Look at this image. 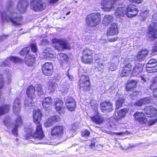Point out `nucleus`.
Instances as JSON below:
<instances>
[{
  "instance_id": "37998d69",
  "label": "nucleus",
  "mask_w": 157,
  "mask_h": 157,
  "mask_svg": "<svg viewBox=\"0 0 157 157\" xmlns=\"http://www.w3.org/2000/svg\"><path fill=\"white\" fill-rule=\"evenodd\" d=\"M29 102H27V101H26L24 103L26 107H28L29 109H30L32 108V107L33 108L34 102L30 98V100L28 101Z\"/></svg>"
},
{
  "instance_id": "c03bdc74",
  "label": "nucleus",
  "mask_w": 157,
  "mask_h": 157,
  "mask_svg": "<svg viewBox=\"0 0 157 157\" xmlns=\"http://www.w3.org/2000/svg\"><path fill=\"white\" fill-rule=\"evenodd\" d=\"M36 87L38 94L39 95H42L44 93V91L42 88V86L41 85L37 84L36 85Z\"/></svg>"
},
{
  "instance_id": "f8f14e48",
  "label": "nucleus",
  "mask_w": 157,
  "mask_h": 157,
  "mask_svg": "<svg viewBox=\"0 0 157 157\" xmlns=\"http://www.w3.org/2000/svg\"><path fill=\"white\" fill-rule=\"evenodd\" d=\"M60 79L58 78H54L50 80L48 82V89L50 92L54 91L57 85L59 83Z\"/></svg>"
},
{
  "instance_id": "c9c22d12",
  "label": "nucleus",
  "mask_w": 157,
  "mask_h": 157,
  "mask_svg": "<svg viewBox=\"0 0 157 157\" xmlns=\"http://www.w3.org/2000/svg\"><path fill=\"white\" fill-rule=\"evenodd\" d=\"M60 138H50V144L54 145H56L62 142Z\"/></svg>"
},
{
  "instance_id": "774afa93",
  "label": "nucleus",
  "mask_w": 157,
  "mask_h": 157,
  "mask_svg": "<svg viewBox=\"0 0 157 157\" xmlns=\"http://www.w3.org/2000/svg\"><path fill=\"white\" fill-rule=\"evenodd\" d=\"M117 69V66L116 65H111L109 67V71H115Z\"/></svg>"
},
{
  "instance_id": "5701e85b",
  "label": "nucleus",
  "mask_w": 157,
  "mask_h": 157,
  "mask_svg": "<svg viewBox=\"0 0 157 157\" xmlns=\"http://www.w3.org/2000/svg\"><path fill=\"white\" fill-rule=\"evenodd\" d=\"M63 102L60 99H58L56 101V109L57 111L60 114L63 113H64V108L63 107Z\"/></svg>"
},
{
  "instance_id": "423d86ee",
  "label": "nucleus",
  "mask_w": 157,
  "mask_h": 157,
  "mask_svg": "<svg viewBox=\"0 0 157 157\" xmlns=\"http://www.w3.org/2000/svg\"><path fill=\"white\" fill-rule=\"evenodd\" d=\"M81 90L88 91L90 89V82L87 76L82 75L79 82Z\"/></svg>"
},
{
  "instance_id": "58836bf2",
  "label": "nucleus",
  "mask_w": 157,
  "mask_h": 157,
  "mask_svg": "<svg viewBox=\"0 0 157 157\" xmlns=\"http://www.w3.org/2000/svg\"><path fill=\"white\" fill-rule=\"evenodd\" d=\"M66 106L68 109L70 111H73L75 110L76 106V103L75 101L74 102H71L69 104H67Z\"/></svg>"
},
{
  "instance_id": "2f4dec72",
  "label": "nucleus",
  "mask_w": 157,
  "mask_h": 157,
  "mask_svg": "<svg viewBox=\"0 0 157 157\" xmlns=\"http://www.w3.org/2000/svg\"><path fill=\"white\" fill-rule=\"evenodd\" d=\"M113 17L112 15H105L104 17L102 20L103 24L105 25H108L113 21Z\"/></svg>"
},
{
  "instance_id": "864d4df0",
  "label": "nucleus",
  "mask_w": 157,
  "mask_h": 157,
  "mask_svg": "<svg viewBox=\"0 0 157 157\" xmlns=\"http://www.w3.org/2000/svg\"><path fill=\"white\" fill-rule=\"evenodd\" d=\"M144 114L143 113H139L138 112V121L139 122L143 120H144Z\"/></svg>"
},
{
  "instance_id": "0e129e2a",
  "label": "nucleus",
  "mask_w": 157,
  "mask_h": 157,
  "mask_svg": "<svg viewBox=\"0 0 157 157\" xmlns=\"http://www.w3.org/2000/svg\"><path fill=\"white\" fill-rule=\"evenodd\" d=\"M4 84L2 76L1 74H0V89L3 87Z\"/></svg>"
},
{
  "instance_id": "f704fd0d",
  "label": "nucleus",
  "mask_w": 157,
  "mask_h": 157,
  "mask_svg": "<svg viewBox=\"0 0 157 157\" xmlns=\"http://www.w3.org/2000/svg\"><path fill=\"white\" fill-rule=\"evenodd\" d=\"M151 100L149 97H146L138 101V106L147 104L150 102Z\"/></svg>"
},
{
  "instance_id": "79ce46f5",
  "label": "nucleus",
  "mask_w": 157,
  "mask_h": 157,
  "mask_svg": "<svg viewBox=\"0 0 157 157\" xmlns=\"http://www.w3.org/2000/svg\"><path fill=\"white\" fill-rule=\"evenodd\" d=\"M148 11L147 10H144L141 11V13L140 14V16L142 17L143 20H145L147 17L148 15Z\"/></svg>"
},
{
  "instance_id": "f3484780",
  "label": "nucleus",
  "mask_w": 157,
  "mask_h": 157,
  "mask_svg": "<svg viewBox=\"0 0 157 157\" xmlns=\"http://www.w3.org/2000/svg\"><path fill=\"white\" fill-rule=\"evenodd\" d=\"M33 118L34 122L35 123H39L41 121L42 113L39 109H35L33 111Z\"/></svg>"
},
{
  "instance_id": "680f3d73",
  "label": "nucleus",
  "mask_w": 157,
  "mask_h": 157,
  "mask_svg": "<svg viewBox=\"0 0 157 157\" xmlns=\"http://www.w3.org/2000/svg\"><path fill=\"white\" fill-rule=\"evenodd\" d=\"M49 42L46 39H43L40 41V44L41 45H45L48 44Z\"/></svg>"
},
{
  "instance_id": "39448f33",
  "label": "nucleus",
  "mask_w": 157,
  "mask_h": 157,
  "mask_svg": "<svg viewBox=\"0 0 157 157\" xmlns=\"http://www.w3.org/2000/svg\"><path fill=\"white\" fill-rule=\"evenodd\" d=\"M152 24L148 27L149 34L154 38H157V13L153 15Z\"/></svg>"
},
{
  "instance_id": "de8ad7c7",
  "label": "nucleus",
  "mask_w": 157,
  "mask_h": 157,
  "mask_svg": "<svg viewBox=\"0 0 157 157\" xmlns=\"http://www.w3.org/2000/svg\"><path fill=\"white\" fill-rule=\"evenodd\" d=\"M94 66L96 69H98V71H101V70L102 68V67H103L102 63L101 61L95 62Z\"/></svg>"
},
{
  "instance_id": "f257e3e1",
  "label": "nucleus",
  "mask_w": 157,
  "mask_h": 157,
  "mask_svg": "<svg viewBox=\"0 0 157 157\" xmlns=\"http://www.w3.org/2000/svg\"><path fill=\"white\" fill-rule=\"evenodd\" d=\"M13 2L10 1L9 6H7L6 11L1 12L2 19L4 22H11L19 25L20 24L19 22L22 20V18L19 14L13 11Z\"/></svg>"
},
{
  "instance_id": "cd10ccee",
  "label": "nucleus",
  "mask_w": 157,
  "mask_h": 157,
  "mask_svg": "<svg viewBox=\"0 0 157 157\" xmlns=\"http://www.w3.org/2000/svg\"><path fill=\"white\" fill-rule=\"evenodd\" d=\"M35 91V87L32 85L29 86L27 89L26 94L27 96L32 99Z\"/></svg>"
},
{
  "instance_id": "7ed1b4c3",
  "label": "nucleus",
  "mask_w": 157,
  "mask_h": 157,
  "mask_svg": "<svg viewBox=\"0 0 157 157\" xmlns=\"http://www.w3.org/2000/svg\"><path fill=\"white\" fill-rule=\"evenodd\" d=\"M52 41L53 44H55V47L56 49L59 51H62L67 49L69 47L67 41L65 39H53Z\"/></svg>"
},
{
  "instance_id": "2eb2a0df",
  "label": "nucleus",
  "mask_w": 157,
  "mask_h": 157,
  "mask_svg": "<svg viewBox=\"0 0 157 157\" xmlns=\"http://www.w3.org/2000/svg\"><path fill=\"white\" fill-rule=\"evenodd\" d=\"M59 117L57 115L52 116L46 121L44 123V125L46 127L53 125L59 120Z\"/></svg>"
},
{
  "instance_id": "4468645a",
  "label": "nucleus",
  "mask_w": 157,
  "mask_h": 157,
  "mask_svg": "<svg viewBox=\"0 0 157 157\" xmlns=\"http://www.w3.org/2000/svg\"><path fill=\"white\" fill-rule=\"evenodd\" d=\"M20 101L19 99L16 98L13 105V113L16 116H18L19 114V112L21 108Z\"/></svg>"
},
{
  "instance_id": "5fc2aeb1",
  "label": "nucleus",
  "mask_w": 157,
  "mask_h": 157,
  "mask_svg": "<svg viewBox=\"0 0 157 157\" xmlns=\"http://www.w3.org/2000/svg\"><path fill=\"white\" fill-rule=\"evenodd\" d=\"M31 48L33 52L36 53L37 51V48L36 47V45L35 44L33 43L31 45Z\"/></svg>"
},
{
  "instance_id": "473e14b6",
  "label": "nucleus",
  "mask_w": 157,
  "mask_h": 157,
  "mask_svg": "<svg viewBox=\"0 0 157 157\" xmlns=\"http://www.w3.org/2000/svg\"><path fill=\"white\" fill-rule=\"evenodd\" d=\"M43 53L50 58H52L54 56V52L52 49L50 48H47L44 50Z\"/></svg>"
},
{
  "instance_id": "412c9836",
  "label": "nucleus",
  "mask_w": 157,
  "mask_h": 157,
  "mask_svg": "<svg viewBox=\"0 0 157 157\" xmlns=\"http://www.w3.org/2000/svg\"><path fill=\"white\" fill-rule=\"evenodd\" d=\"M118 33L117 26L115 23H113L108 29L107 31V36H113Z\"/></svg>"
},
{
  "instance_id": "393cba45",
  "label": "nucleus",
  "mask_w": 157,
  "mask_h": 157,
  "mask_svg": "<svg viewBox=\"0 0 157 157\" xmlns=\"http://www.w3.org/2000/svg\"><path fill=\"white\" fill-rule=\"evenodd\" d=\"M148 53L147 49L142 50L138 52V62L143 61Z\"/></svg>"
},
{
  "instance_id": "4c0bfd02",
  "label": "nucleus",
  "mask_w": 157,
  "mask_h": 157,
  "mask_svg": "<svg viewBox=\"0 0 157 157\" xmlns=\"http://www.w3.org/2000/svg\"><path fill=\"white\" fill-rule=\"evenodd\" d=\"M77 124V123H75L72 124V128L69 131V132L71 135V136H70V137L74 136V134L75 135L76 134V130L77 128L76 127Z\"/></svg>"
},
{
  "instance_id": "338daca9",
  "label": "nucleus",
  "mask_w": 157,
  "mask_h": 157,
  "mask_svg": "<svg viewBox=\"0 0 157 157\" xmlns=\"http://www.w3.org/2000/svg\"><path fill=\"white\" fill-rule=\"evenodd\" d=\"M9 36L8 35H3L0 36V42L6 39Z\"/></svg>"
},
{
  "instance_id": "6e6552de",
  "label": "nucleus",
  "mask_w": 157,
  "mask_h": 157,
  "mask_svg": "<svg viewBox=\"0 0 157 157\" xmlns=\"http://www.w3.org/2000/svg\"><path fill=\"white\" fill-rule=\"evenodd\" d=\"M101 109L104 113L112 112L113 110L112 103L110 101H105L100 104Z\"/></svg>"
},
{
  "instance_id": "c85d7f7f",
  "label": "nucleus",
  "mask_w": 157,
  "mask_h": 157,
  "mask_svg": "<svg viewBox=\"0 0 157 157\" xmlns=\"http://www.w3.org/2000/svg\"><path fill=\"white\" fill-rule=\"evenodd\" d=\"M10 107L9 105H3L0 106V116L8 113Z\"/></svg>"
},
{
  "instance_id": "052dcab7",
  "label": "nucleus",
  "mask_w": 157,
  "mask_h": 157,
  "mask_svg": "<svg viewBox=\"0 0 157 157\" xmlns=\"http://www.w3.org/2000/svg\"><path fill=\"white\" fill-rule=\"evenodd\" d=\"M49 141L50 138H43L42 140V142L44 143H42L41 144H50V142Z\"/></svg>"
},
{
  "instance_id": "e2e57ef3",
  "label": "nucleus",
  "mask_w": 157,
  "mask_h": 157,
  "mask_svg": "<svg viewBox=\"0 0 157 157\" xmlns=\"http://www.w3.org/2000/svg\"><path fill=\"white\" fill-rule=\"evenodd\" d=\"M100 59L99 54L94 53L93 57V61L94 60L96 61L95 62H97Z\"/></svg>"
},
{
  "instance_id": "8fccbe9b",
  "label": "nucleus",
  "mask_w": 157,
  "mask_h": 157,
  "mask_svg": "<svg viewBox=\"0 0 157 157\" xmlns=\"http://www.w3.org/2000/svg\"><path fill=\"white\" fill-rule=\"evenodd\" d=\"M103 144H97L93 150L101 151L103 149Z\"/></svg>"
},
{
  "instance_id": "b1692460",
  "label": "nucleus",
  "mask_w": 157,
  "mask_h": 157,
  "mask_svg": "<svg viewBox=\"0 0 157 157\" xmlns=\"http://www.w3.org/2000/svg\"><path fill=\"white\" fill-rule=\"evenodd\" d=\"M127 9V12H126V14L127 16L129 17H135L137 14V9L136 8L131 7L129 6Z\"/></svg>"
},
{
  "instance_id": "c756f323",
  "label": "nucleus",
  "mask_w": 157,
  "mask_h": 157,
  "mask_svg": "<svg viewBox=\"0 0 157 157\" xmlns=\"http://www.w3.org/2000/svg\"><path fill=\"white\" fill-rule=\"evenodd\" d=\"M93 56L87 55H82V61L86 63H90L93 61Z\"/></svg>"
},
{
  "instance_id": "1a4fd4ad",
  "label": "nucleus",
  "mask_w": 157,
  "mask_h": 157,
  "mask_svg": "<svg viewBox=\"0 0 157 157\" xmlns=\"http://www.w3.org/2000/svg\"><path fill=\"white\" fill-rule=\"evenodd\" d=\"M53 66L51 63H45L42 67V71L44 75L48 76H51L52 74Z\"/></svg>"
},
{
  "instance_id": "a18cd8bd",
  "label": "nucleus",
  "mask_w": 157,
  "mask_h": 157,
  "mask_svg": "<svg viewBox=\"0 0 157 157\" xmlns=\"http://www.w3.org/2000/svg\"><path fill=\"white\" fill-rule=\"evenodd\" d=\"M30 49L29 48H24L19 52V54L21 56H24L26 54H27L29 53Z\"/></svg>"
},
{
  "instance_id": "603ef678",
  "label": "nucleus",
  "mask_w": 157,
  "mask_h": 157,
  "mask_svg": "<svg viewBox=\"0 0 157 157\" xmlns=\"http://www.w3.org/2000/svg\"><path fill=\"white\" fill-rule=\"evenodd\" d=\"M81 132L82 136H88L90 134V132L86 129L82 130Z\"/></svg>"
},
{
  "instance_id": "a19ab883",
  "label": "nucleus",
  "mask_w": 157,
  "mask_h": 157,
  "mask_svg": "<svg viewBox=\"0 0 157 157\" xmlns=\"http://www.w3.org/2000/svg\"><path fill=\"white\" fill-rule=\"evenodd\" d=\"M90 143L89 145L90 148L93 150L94 148L95 147L96 145L97 144V141L94 138L91 139L90 140Z\"/></svg>"
},
{
  "instance_id": "69168bd1",
  "label": "nucleus",
  "mask_w": 157,
  "mask_h": 157,
  "mask_svg": "<svg viewBox=\"0 0 157 157\" xmlns=\"http://www.w3.org/2000/svg\"><path fill=\"white\" fill-rule=\"evenodd\" d=\"M10 62H9L7 60L5 61L4 62L2 63L0 65V66L1 67L8 66L9 65Z\"/></svg>"
},
{
  "instance_id": "ea45409f",
  "label": "nucleus",
  "mask_w": 157,
  "mask_h": 157,
  "mask_svg": "<svg viewBox=\"0 0 157 157\" xmlns=\"http://www.w3.org/2000/svg\"><path fill=\"white\" fill-rule=\"evenodd\" d=\"M29 139H32V140H30L33 143L36 144H41L42 140L43 138H25V140H29Z\"/></svg>"
},
{
  "instance_id": "ddd939ff",
  "label": "nucleus",
  "mask_w": 157,
  "mask_h": 157,
  "mask_svg": "<svg viewBox=\"0 0 157 157\" xmlns=\"http://www.w3.org/2000/svg\"><path fill=\"white\" fill-rule=\"evenodd\" d=\"M22 124L21 117L20 116L18 117L13 125V128L12 131V133L15 137L17 136L18 135V128L20 127Z\"/></svg>"
},
{
  "instance_id": "a211bd4d",
  "label": "nucleus",
  "mask_w": 157,
  "mask_h": 157,
  "mask_svg": "<svg viewBox=\"0 0 157 157\" xmlns=\"http://www.w3.org/2000/svg\"><path fill=\"white\" fill-rule=\"evenodd\" d=\"M58 58L59 59L61 65L63 66H67L68 65L67 62L68 58L66 54L61 53L58 56Z\"/></svg>"
},
{
  "instance_id": "bf43d9fd",
  "label": "nucleus",
  "mask_w": 157,
  "mask_h": 157,
  "mask_svg": "<svg viewBox=\"0 0 157 157\" xmlns=\"http://www.w3.org/2000/svg\"><path fill=\"white\" fill-rule=\"evenodd\" d=\"M125 69H123L121 73V77L126 76L129 75L130 73H128V71H125Z\"/></svg>"
},
{
  "instance_id": "3c124183",
  "label": "nucleus",
  "mask_w": 157,
  "mask_h": 157,
  "mask_svg": "<svg viewBox=\"0 0 157 157\" xmlns=\"http://www.w3.org/2000/svg\"><path fill=\"white\" fill-rule=\"evenodd\" d=\"M123 68L125 69V71H128V73H131V65L129 64H126L125 65L124 67H123Z\"/></svg>"
},
{
  "instance_id": "13d9d810",
  "label": "nucleus",
  "mask_w": 157,
  "mask_h": 157,
  "mask_svg": "<svg viewBox=\"0 0 157 157\" xmlns=\"http://www.w3.org/2000/svg\"><path fill=\"white\" fill-rule=\"evenodd\" d=\"M7 119H5L4 121V124L7 127L9 128L10 126V119L9 117H6Z\"/></svg>"
},
{
  "instance_id": "dca6fc26",
  "label": "nucleus",
  "mask_w": 157,
  "mask_h": 157,
  "mask_svg": "<svg viewBox=\"0 0 157 157\" xmlns=\"http://www.w3.org/2000/svg\"><path fill=\"white\" fill-rule=\"evenodd\" d=\"M27 3L24 0H18L17 6L18 10L21 13H24L26 10Z\"/></svg>"
},
{
  "instance_id": "49530a36",
  "label": "nucleus",
  "mask_w": 157,
  "mask_h": 157,
  "mask_svg": "<svg viewBox=\"0 0 157 157\" xmlns=\"http://www.w3.org/2000/svg\"><path fill=\"white\" fill-rule=\"evenodd\" d=\"M9 60L14 63H17L21 61V59L16 56H11L9 58Z\"/></svg>"
},
{
  "instance_id": "6ab92c4d",
  "label": "nucleus",
  "mask_w": 157,
  "mask_h": 157,
  "mask_svg": "<svg viewBox=\"0 0 157 157\" xmlns=\"http://www.w3.org/2000/svg\"><path fill=\"white\" fill-rule=\"evenodd\" d=\"M63 128L62 126L60 125L54 127L51 132V134L52 136H57L61 135L63 133Z\"/></svg>"
},
{
  "instance_id": "4be33fe9",
  "label": "nucleus",
  "mask_w": 157,
  "mask_h": 157,
  "mask_svg": "<svg viewBox=\"0 0 157 157\" xmlns=\"http://www.w3.org/2000/svg\"><path fill=\"white\" fill-rule=\"evenodd\" d=\"M137 82L134 80H128L125 86L127 91H131L136 87Z\"/></svg>"
},
{
  "instance_id": "6e6d98bb",
  "label": "nucleus",
  "mask_w": 157,
  "mask_h": 157,
  "mask_svg": "<svg viewBox=\"0 0 157 157\" xmlns=\"http://www.w3.org/2000/svg\"><path fill=\"white\" fill-rule=\"evenodd\" d=\"M60 91L63 95H65L67 94L68 91V88L67 87L64 86L62 87Z\"/></svg>"
},
{
  "instance_id": "7c9ffc66",
  "label": "nucleus",
  "mask_w": 157,
  "mask_h": 157,
  "mask_svg": "<svg viewBox=\"0 0 157 157\" xmlns=\"http://www.w3.org/2000/svg\"><path fill=\"white\" fill-rule=\"evenodd\" d=\"M92 121L96 124H100L103 121V118L98 114L91 117Z\"/></svg>"
},
{
  "instance_id": "4d7b16f0",
  "label": "nucleus",
  "mask_w": 157,
  "mask_h": 157,
  "mask_svg": "<svg viewBox=\"0 0 157 157\" xmlns=\"http://www.w3.org/2000/svg\"><path fill=\"white\" fill-rule=\"evenodd\" d=\"M132 76H136L137 75V66L134 68L132 74Z\"/></svg>"
},
{
  "instance_id": "a878e982",
  "label": "nucleus",
  "mask_w": 157,
  "mask_h": 157,
  "mask_svg": "<svg viewBox=\"0 0 157 157\" xmlns=\"http://www.w3.org/2000/svg\"><path fill=\"white\" fill-rule=\"evenodd\" d=\"M52 103V99L49 97H47L44 98L42 101V105L43 107L47 108L50 106Z\"/></svg>"
},
{
  "instance_id": "9b49d317",
  "label": "nucleus",
  "mask_w": 157,
  "mask_h": 157,
  "mask_svg": "<svg viewBox=\"0 0 157 157\" xmlns=\"http://www.w3.org/2000/svg\"><path fill=\"white\" fill-rule=\"evenodd\" d=\"M156 62V60L154 59H151L149 61L146 66V71L148 73H153L157 71V66L154 65Z\"/></svg>"
},
{
  "instance_id": "e433bc0d",
  "label": "nucleus",
  "mask_w": 157,
  "mask_h": 157,
  "mask_svg": "<svg viewBox=\"0 0 157 157\" xmlns=\"http://www.w3.org/2000/svg\"><path fill=\"white\" fill-rule=\"evenodd\" d=\"M94 55V53L93 51L89 48H86L83 50L82 55H87L93 56Z\"/></svg>"
},
{
  "instance_id": "bb28decb",
  "label": "nucleus",
  "mask_w": 157,
  "mask_h": 157,
  "mask_svg": "<svg viewBox=\"0 0 157 157\" xmlns=\"http://www.w3.org/2000/svg\"><path fill=\"white\" fill-rule=\"evenodd\" d=\"M34 61V56L30 55H27L25 59V63L28 66L33 65Z\"/></svg>"
},
{
  "instance_id": "09e8293b",
  "label": "nucleus",
  "mask_w": 157,
  "mask_h": 157,
  "mask_svg": "<svg viewBox=\"0 0 157 157\" xmlns=\"http://www.w3.org/2000/svg\"><path fill=\"white\" fill-rule=\"evenodd\" d=\"M75 101V100L71 96H67L64 98V102L66 105Z\"/></svg>"
},
{
  "instance_id": "72a5a7b5",
  "label": "nucleus",
  "mask_w": 157,
  "mask_h": 157,
  "mask_svg": "<svg viewBox=\"0 0 157 157\" xmlns=\"http://www.w3.org/2000/svg\"><path fill=\"white\" fill-rule=\"evenodd\" d=\"M125 99L123 97H119L117 100L116 101V109H118L121 107Z\"/></svg>"
},
{
  "instance_id": "9d476101",
  "label": "nucleus",
  "mask_w": 157,
  "mask_h": 157,
  "mask_svg": "<svg viewBox=\"0 0 157 157\" xmlns=\"http://www.w3.org/2000/svg\"><path fill=\"white\" fill-rule=\"evenodd\" d=\"M144 111L147 117H152L157 116V110L152 106H146L144 109Z\"/></svg>"
},
{
  "instance_id": "20e7f679",
  "label": "nucleus",
  "mask_w": 157,
  "mask_h": 157,
  "mask_svg": "<svg viewBox=\"0 0 157 157\" xmlns=\"http://www.w3.org/2000/svg\"><path fill=\"white\" fill-rule=\"evenodd\" d=\"M36 132H33L32 128H29L26 132V137H44V135L42 130L41 125L38 124L36 126Z\"/></svg>"
},
{
  "instance_id": "0eeeda50",
  "label": "nucleus",
  "mask_w": 157,
  "mask_h": 157,
  "mask_svg": "<svg viewBox=\"0 0 157 157\" xmlns=\"http://www.w3.org/2000/svg\"><path fill=\"white\" fill-rule=\"evenodd\" d=\"M30 4V9L36 11H41L44 8L43 3L41 0H33Z\"/></svg>"
},
{
  "instance_id": "aec40b11",
  "label": "nucleus",
  "mask_w": 157,
  "mask_h": 157,
  "mask_svg": "<svg viewBox=\"0 0 157 157\" xmlns=\"http://www.w3.org/2000/svg\"><path fill=\"white\" fill-rule=\"evenodd\" d=\"M129 110L128 108H126L122 109L119 110L117 113V115L116 116L115 118L117 121L125 117L126 114L128 113Z\"/></svg>"
},
{
  "instance_id": "f03ea898",
  "label": "nucleus",
  "mask_w": 157,
  "mask_h": 157,
  "mask_svg": "<svg viewBox=\"0 0 157 157\" xmlns=\"http://www.w3.org/2000/svg\"><path fill=\"white\" fill-rule=\"evenodd\" d=\"M101 15L99 13H94L89 15L86 18L87 25L91 27H95L99 23Z\"/></svg>"
}]
</instances>
